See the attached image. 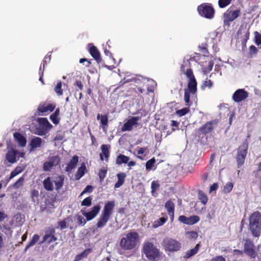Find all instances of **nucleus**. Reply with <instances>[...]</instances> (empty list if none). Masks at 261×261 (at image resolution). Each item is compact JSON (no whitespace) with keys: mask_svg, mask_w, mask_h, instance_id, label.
<instances>
[{"mask_svg":"<svg viewBox=\"0 0 261 261\" xmlns=\"http://www.w3.org/2000/svg\"><path fill=\"white\" fill-rule=\"evenodd\" d=\"M139 236L136 232H130L126 235V237L122 238L120 241V246L124 250H132L137 245Z\"/></svg>","mask_w":261,"mask_h":261,"instance_id":"nucleus-1","label":"nucleus"},{"mask_svg":"<svg viewBox=\"0 0 261 261\" xmlns=\"http://www.w3.org/2000/svg\"><path fill=\"white\" fill-rule=\"evenodd\" d=\"M142 252L150 260L158 261L160 257L159 250L153 244L147 242L144 243Z\"/></svg>","mask_w":261,"mask_h":261,"instance_id":"nucleus-2","label":"nucleus"},{"mask_svg":"<svg viewBox=\"0 0 261 261\" xmlns=\"http://www.w3.org/2000/svg\"><path fill=\"white\" fill-rule=\"evenodd\" d=\"M248 148V143L247 139L245 140L242 144L239 146L237 149L236 161L238 168H240L244 163Z\"/></svg>","mask_w":261,"mask_h":261,"instance_id":"nucleus-3","label":"nucleus"},{"mask_svg":"<svg viewBox=\"0 0 261 261\" xmlns=\"http://www.w3.org/2000/svg\"><path fill=\"white\" fill-rule=\"evenodd\" d=\"M199 14L207 19H211L215 16V10L211 4L203 3L197 7Z\"/></svg>","mask_w":261,"mask_h":261,"instance_id":"nucleus-4","label":"nucleus"},{"mask_svg":"<svg viewBox=\"0 0 261 261\" xmlns=\"http://www.w3.org/2000/svg\"><path fill=\"white\" fill-rule=\"evenodd\" d=\"M56 231L55 228L53 227H49L45 231V234L39 244L42 245L45 243L49 244L57 240V238L55 236Z\"/></svg>","mask_w":261,"mask_h":261,"instance_id":"nucleus-5","label":"nucleus"},{"mask_svg":"<svg viewBox=\"0 0 261 261\" xmlns=\"http://www.w3.org/2000/svg\"><path fill=\"white\" fill-rule=\"evenodd\" d=\"M60 158L58 155L48 157V161L44 163L43 169L45 171H49L52 167L58 165L60 162Z\"/></svg>","mask_w":261,"mask_h":261,"instance_id":"nucleus-6","label":"nucleus"},{"mask_svg":"<svg viewBox=\"0 0 261 261\" xmlns=\"http://www.w3.org/2000/svg\"><path fill=\"white\" fill-rule=\"evenodd\" d=\"M254 247L253 242L249 240H247L244 244V252L251 258H255L257 253Z\"/></svg>","mask_w":261,"mask_h":261,"instance_id":"nucleus-7","label":"nucleus"},{"mask_svg":"<svg viewBox=\"0 0 261 261\" xmlns=\"http://www.w3.org/2000/svg\"><path fill=\"white\" fill-rule=\"evenodd\" d=\"M217 123L216 120L207 122L199 128V130L202 134L206 135L213 130L215 127L217 125Z\"/></svg>","mask_w":261,"mask_h":261,"instance_id":"nucleus-8","label":"nucleus"},{"mask_svg":"<svg viewBox=\"0 0 261 261\" xmlns=\"http://www.w3.org/2000/svg\"><path fill=\"white\" fill-rule=\"evenodd\" d=\"M248 96V93L244 89L237 90L232 95V99L236 102H240Z\"/></svg>","mask_w":261,"mask_h":261,"instance_id":"nucleus-9","label":"nucleus"},{"mask_svg":"<svg viewBox=\"0 0 261 261\" xmlns=\"http://www.w3.org/2000/svg\"><path fill=\"white\" fill-rule=\"evenodd\" d=\"M140 117L138 116L133 117L130 119H128L122 126L121 130L123 132L132 130L133 128V126L138 124V121Z\"/></svg>","mask_w":261,"mask_h":261,"instance_id":"nucleus-10","label":"nucleus"},{"mask_svg":"<svg viewBox=\"0 0 261 261\" xmlns=\"http://www.w3.org/2000/svg\"><path fill=\"white\" fill-rule=\"evenodd\" d=\"M241 14L240 9H237L234 11H227L224 13V22L227 23L233 21L235 19L238 18Z\"/></svg>","mask_w":261,"mask_h":261,"instance_id":"nucleus-11","label":"nucleus"},{"mask_svg":"<svg viewBox=\"0 0 261 261\" xmlns=\"http://www.w3.org/2000/svg\"><path fill=\"white\" fill-rule=\"evenodd\" d=\"M180 244L177 241L169 239L166 241V250L170 251H176L180 249Z\"/></svg>","mask_w":261,"mask_h":261,"instance_id":"nucleus-12","label":"nucleus"},{"mask_svg":"<svg viewBox=\"0 0 261 261\" xmlns=\"http://www.w3.org/2000/svg\"><path fill=\"white\" fill-rule=\"evenodd\" d=\"M111 146L108 144H102L101 145L100 148L101 152L100 153V159L103 161L104 160L103 156L105 157V160L107 162L110 156V149Z\"/></svg>","mask_w":261,"mask_h":261,"instance_id":"nucleus-13","label":"nucleus"},{"mask_svg":"<svg viewBox=\"0 0 261 261\" xmlns=\"http://www.w3.org/2000/svg\"><path fill=\"white\" fill-rule=\"evenodd\" d=\"M112 213H102L98 219L96 226L97 228H102L105 226L110 218Z\"/></svg>","mask_w":261,"mask_h":261,"instance_id":"nucleus-14","label":"nucleus"},{"mask_svg":"<svg viewBox=\"0 0 261 261\" xmlns=\"http://www.w3.org/2000/svg\"><path fill=\"white\" fill-rule=\"evenodd\" d=\"M18 151L14 149H9L6 154V160L11 164H13L17 161L16 155Z\"/></svg>","mask_w":261,"mask_h":261,"instance_id":"nucleus-15","label":"nucleus"},{"mask_svg":"<svg viewBox=\"0 0 261 261\" xmlns=\"http://www.w3.org/2000/svg\"><path fill=\"white\" fill-rule=\"evenodd\" d=\"M89 52L97 63L99 64L102 62L100 54L95 46L92 45L89 49Z\"/></svg>","mask_w":261,"mask_h":261,"instance_id":"nucleus-16","label":"nucleus"},{"mask_svg":"<svg viewBox=\"0 0 261 261\" xmlns=\"http://www.w3.org/2000/svg\"><path fill=\"white\" fill-rule=\"evenodd\" d=\"M97 119L100 120V126L102 130L105 132L107 130L108 126V117L107 115H100L98 114L97 115Z\"/></svg>","mask_w":261,"mask_h":261,"instance_id":"nucleus-17","label":"nucleus"},{"mask_svg":"<svg viewBox=\"0 0 261 261\" xmlns=\"http://www.w3.org/2000/svg\"><path fill=\"white\" fill-rule=\"evenodd\" d=\"M56 108V105L53 104L46 105L45 103H41L38 108V111L42 113L48 111L52 112Z\"/></svg>","mask_w":261,"mask_h":261,"instance_id":"nucleus-18","label":"nucleus"},{"mask_svg":"<svg viewBox=\"0 0 261 261\" xmlns=\"http://www.w3.org/2000/svg\"><path fill=\"white\" fill-rule=\"evenodd\" d=\"M79 162V157L77 155H74L67 164L66 167L65 171L68 173H71L72 170L75 168Z\"/></svg>","mask_w":261,"mask_h":261,"instance_id":"nucleus-19","label":"nucleus"},{"mask_svg":"<svg viewBox=\"0 0 261 261\" xmlns=\"http://www.w3.org/2000/svg\"><path fill=\"white\" fill-rule=\"evenodd\" d=\"M44 140L40 137H36L33 138L30 143L31 150H34L37 148L41 146Z\"/></svg>","mask_w":261,"mask_h":261,"instance_id":"nucleus-20","label":"nucleus"},{"mask_svg":"<svg viewBox=\"0 0 261 261\" xmlns=\"http://www.w3.org/2000/svg\"><path fill=\"white\" fill-rule=\"evenodd\" d=\"M15 140L21 146L24 147L27 143L26 138L19 133H15L13 134Z\"/></svg>","mask_w":261,"mask_h":261,"instance_id":"nucleus-21","label":"nucleus"},{"mask_svg":"<svg viewBox=\"0 0 261 261\" xmlns=\"http://www.w3.org/2000/svg\"><path fill=\"white\" fill-rule=\"evenodd\" d=\"M250 225L261 224V215L260 213H252L250 217Z\"/></svg>","mask_w":261,"mask_h":261,"instance_id":"nucleus-22","label":"nucleus"},{"mask_svg":"<svg viewBox=\"0 0 261 261\" xmlns=\"http://www.w3.org/2000/svg\"><path fill=\"white\" fill-rule=\"evenodd\" d=\"M197 83L195 78L189 79L188 83V91H191L192 93L195 94L197 91Z\"/></svg>","mask_w":261,"mask_h":261,"instance_id":"nucleus-23","label":"nucleus"},{"mask_svg":"<svg viewBox=\"0 0 261 261\" xmlns=\"http://www.w3.org/2000/svg\"><path fill=\"white\" fill-rule=\"evenodd\" d=\"M38 122L45 130H49L53 127V125L49 122L46 118H39L38 119Z\"/></svg>","mask_w":261,"mask_h":261,"instance_id":"nucleus-24","label":"nucleus"},{"mask_svg":"<svg viewBox=\"0 0 261 261\" xmlns=\"http://www.w3.org/2000/svg\"><path fill=\"white\" fill-rule=\"evenodd\" d=\"M117 177L118 180L115 184V188H118L124 184L126 177V174L124 172H120L117 174Z\"/></svg>","mask_w":261,"mask_h":261,"instance_id":"nucleus-25","label":"nucleus"},{"mask_svg":"<svg viewBox=\"0 0 261 261\" xmlns=\"http://www.w3.org/2000/svg\"><path fill=\"white\" fill-rule=\"evenodd\" d=\"M92 252L91 248H88L84 250L82 253L77 254L73 261H80L84 258H87L88 255Z\"/></svg>","mask_w":261,"mask_h":261,"instance_id":"nucleus-26","label":"nucleus"},{"mask_svg":"<svg viewBox=\"0 0 261 261\" xmlns=\"http://www.w3.org/2000/svg\"><path fill=\"white\" fill-rule=\"evenodd\" d=\"M64 177L63 175H59L55 178L54 182L56 186V190L59 191L63 186Z\"/></svg>","mask_w":261,"mask_h":261,"instance_id":"nucleus-27","label":"nucleus"},{"mask_svg":"<svg viewBox=\"0 0 261 261\" xmlns=\"http://www.w3.org/2000/svg\"><path fill=\"white\" fill-rule=\"evenodd\" d=\"M250 230L253 236L258 237L260 234L261 224L250 225Z\"/></svg>","mask_w":261,"mask_h":261,"instance_id":"nucleus-28","label":"nucleus"},{"mask_svg":"<svg viewBox=\"0 0 261 261\" xmlns=\"http://www.w3.org/2000/svg\"><path fill=\"white\" fill-rule=\"evenodd\" d=\"M86 168L84 164H82L79 168L75 174V179L76 180H79L82 178L86 173Z\"/></svg>","mask_w":261,"mask_h":261,"instance_id":"nucleus-29","label":"nucleus"},{"mask_svg":"<svg viewBox=\"0 0 261 261\" xmlns=\"http://www.w3.org/2000/svg\"><path fill=\"white\" fill-rule=\"evenodd\" d=\"M44 189L48 191H52L54 190V186L50 177H47L43 181Z\"/></svg>","mask_w":261,"mask_h":261,"instance_id":"nucleus-30","label":"nucleus"},{"mask_svg":"<svg viewBox=\"0 0 261 261\" xmlns=\"http://www.w3.org/2000/svg\"><path fill=\"white\" fill-rule=\"evenodd\" d=\"M200 245V244H197L194 248L188 250L186 252L184 257L189 258L196 254L199 250Z\"/></svg>","mask_w":261,"mask_h":261,"instance_id":"nucleus-31","label":"nucleus"},{"mask_svg":"<svg viewBox=\"0 0 261 261\" xmlns=\"http://www.w3.org/2000/svg\"><path fill=\"white\" fill-rule=\"evenodd\" d=\"M115 206V201H108L106 203L102 212H112Z\"/></svg>","mask_w":261,"mask_h":261,"instance_id":"nucleus-32","label":"nucleus"},{"mask_svg":"<svg viewBox=\"0 0 261 261\" xmlns=\"http://www.w3.org/2000/svg\"><path fill=\"white\" fill-rule=\"evenodd\" d=\"M129 160V158L123 154H119L117 156L116 163L117 165H121L122 163H127Z\"/></svg>","mask_w":261,"mask_h":261,"instance_id":"nucleus-33","label":"nucleus"},{"mask_svg":"<svg viewBox=\"0 0 261 261\" xmlns=\"http://www.w3.org/2000/svg\"><path fill=\"white\" fill-rule=\"evenodd\" d=\"M40 237L37 234H35L28 244L25 246V251H27L30 247L34 246L39 240Z\"/></svg>","mask_w":261,"mask_h":261,"instance_id":"nucleus-34","label":"nucleus"},{"mask_svg":"<svg viewBox=\"0 0 261 261\" xmlns=\"http://www.w3.org/2000/svg\"><path fill=\"white\" fill-rule=\"evenodd\" d=\"M175 171L176 169L175 167H173L169 164H167L164 166V174L167 175Z\"/></svg>","mask_w":261,"mask_h":261,"instance_id":"nucleus-35","label":"nucleus"},{"mask_svg":"<svg viewBox=\"0 0 261 261\" xmlns=\"http://www.w3.org/2000/svg\"><path fill=\"white\" fill-rule=\"evenodd\" d=\"M199 217L196 216H193L190 217H187L186 224L193 225L199 221Z\"/></svg>","mask_w":261,"mask_h":261,"instance_id":"nucleus-36","label":"nucleus"},{"mask_svg":"<svg viewBox=\"0 0 261 261\" xmlns=\"http://www.w3.org/2000/svg\"><path fill=\"white\" fill-rule=\"evenodd\" d=\"M191 91H188L187 89L185 90L184 100L186 106H190L192 103L190 102V93Z\"/></svg>","mask_w":261,"mask_h":261,"instance_id":"nucleus-37","label":"nucleus"},{"mask_svg":"<svg viewBox=\"0 0 261 261\" xmlns=\"http://www.w3.org/2000/svg\"><path fill=\"white\" fill-rule=\"evenodd\" d=\"M165 206L168 212H174V204L171 200H168L165 203Z\"/></svg>","mask_w":261,"mask_h":261,"instance_id":"nucleus-38","label":"nucleus"},{"mask_svg":"<svg viewBox=\"0 0 261 261\" xmlns=\"http://www.w3.org/2000/svg\"><path fill=\"white\" fill-rule=\"evenodd\" d=\"M190 111V109L189 107L185 108L182 109L177 110L176 111V114L179 117H182L183 116L186 115L187 113H188Z\"/></svg>","mask_w":261,"mask_h":261,"instance_id":"nucleus-39","label":"nucleus"},{"mask_svg":"<svg viewBox=\"0 0 261 261\" xmlns=\"http://www.w3.org/2000/svg\"><path fill=\"white\" fill-rule=\"evenodd\" d=\"M54 90L58 96H61L63 94L62 82L61 81L58 82L57 85L54 88Z\"/></svg>","mask_w":261,"mask_h":261,"instance_id":"nucleus-40","label":"nucleus"},{"mask_svg":"<svg viewBox=\"0 0 261 261\" xmlns=\"http://www.w3.org/2000/svg\"><path fill=\"white\" fill-rule=\"evenodd\" d=\"M232 0H218V6L220 8H224L228 6Z\"/></svg>","mask_w":261,"mask_h":261,"instance_id":"nucleus-41","label":"nucleus"},{"mask_svg":"<svg viewBox=\"0 0 261 261\" xmlns=\"http://www.w3.org/2000/svg\"><path fill=\"white\" fill-rule=\"evenodd\" d=\"M198 197L199 200L203 203L205 204L208 200L207 197L202 191H199Z\"/></svg>","mask_w":261,"mask_h":261,"instance_id":"nucleus-42","label":"nucleus"},{"mask_svg":"<svg viewBox=\"0 0 261 261\" xmlns=\"http://www.w3.org/2000/svg\"><path fill=\"white\" fill-rule=\"evenodd\" d=\"M185 234L189 239L196 240L198 236L197 232L194 231H187Z\"/></svg>","mask_w":261,"mask_h":261,"instance_id":"nucleus-43","label":"nucleus"},{"mask_svg":"<svg viewBox=\"0 0 261 261\" xmlns=\"http://www.w3.org/2000/svg\"><path fill=\"white\" fill-rule=\"evenodd\" d=\"M213 83L211 80L207 79L202 83L201 88L202 90H204L206 88H211L212 87Z\"/></svg>","mask_w":261,"mask_h":261,"instance_id":"nucleus-44","label":"nucleus"},{"mask_svg":"<svg viewBox=\"0 0 261 261\" xmlns=\"http://www.w3.org/2000/svg\"><path fill=\"white\" fill-rule=\"evenodd\" d=\"M155 163V160L154 158H152L147 161L146 163V169L147 170H150L152 169V167L154 166V163Z\"/></svg>","mask_w":261,"mask_h":261,"instance_id":"nucleus-45","label":"nucleus"},{"mask_svg":"<svg viewBox=\"0 0 261 261\" xmlns=\"http://www.w3.org/2000/svg\"><path fill=\"white\" fill-rule=\"evenodd\" d=\"M179 123L175 120H171V126L172 127L171 131L167 132V135L171 134L173 132H174L176 129L174 128V127H178L179 126Z\"/></svg>","mask_w":261,"mask_h":261,"instance_id":"nucleus-46","label":"nucleus"},{"mask_svg":"<svg viewBox=\"0 0 261 261\" xmlns=\"http://www.w3.org/2000/svg\"><path fill=\"white\" fill-rule=\"evenodd\" d=\"M23 171L22 168L20 166L16 167L15 169L11 173V178H13Z\"/></svg>","mask_w":261,"mask_h":261,"instance_id":"nucleus-47","label":"nucleus"},{"mask_svg":"<svg viewBox=\"0 0 261 261\" xmlns=\"http://www.w3.org/2000/svg\"><path fill=\"white\" fill-rule=\"evenodd\" d=\"M233 184L230 182H227L224 186L223 191L225 193H229L232 189Z\"/></svg>","mask_w":261,"mask_h":261,"instance_id":"nucleus-48","label":"nucleus"},{"mask_svg":"<svg viewBox=\"0 0 261 261\" xmlns=\"http://www.w3.org/2000/svg\"><path fill=\"white\" fill-rule=\"evenodd\" d=\"M107 173V169H101L99 170V173H98V176H99L100 181H102L105 179V178L106 176Z\"/></svg>","mask_w":261,"mask_h":261,"instance_id":"nucleus-49","label":"nucleus"},{"mask_svg":"<svg viewBox=\"0 0 261 261\" xmlns=\"http://www.w3.org/2000/svg\"><path fill=\"white\" fill-rule=\"evenodd\" d=\"M258 53V49L253 45H251L249 47V55L250 57H252L253 55H256Z\"/></svg>","mask_w":261,"mask_h":261,"instance_id":"nucleus-50","label":"nucleus"},{"mask_svg":"<svg viewBox=\"0 0 261 261\" xmlns=\"http://www.w3.org/2000/svg\"><path fill=\"white\" fill-rule=\"evenodd\" d=\"M250 32L249 30H247L245 33L244 37L242 40V44L243 46H246L247 40L249 39Z\"/></svg>","mask_w":261,"mask_h":261,"instance_id":"nucleus-51","label":"nucleus"},{"mask_svg":"<svg viewBox=\"0 0 261 261\" xmlns=\"http://www.w3.org/2000/svg\"><path fill=\"white\" fill-rule=\"evenodd\" d=\"M92 199L90 197L85 198L82 202V205L89 206L91 205Z\"/></svg>","mask_w":261,"mask_h":261,"instance_id":"nucleus-52","label":"nucleus"},{"mask_svg":"<svg viewBox=\"0 0 261 261\" xmlns=\"http://www.w3.org/2000/svg\"><path fill=\"white\" fill-rule=\"evenodd\" d=\"M31 197L32 199V201L35 202L36 199H37L39 197V192L38 191L34 189L32 190L31 193Z\"/></svg>","mask_w":261,"mask_h":261,"instance_id":"nucleus-53","label":"nucleus"},{"mask_svg":"<svg viewBox=\"0 0 261 261\" xmlns=\"http://www.w3.org/2000/svg\"><path fill=\"white\" fill-rule=\"evenodd\" d=\"M160 187V184L158 183V181H153L151 183V192L152 193H153L155 192L156 190H157Z\"/></svg>","mask_w":261,"mask_h":261,"instance_id":"nucleus-54","label":"nucleus"},{"mask_svg":"<svg viewBox=\"0 0 261 261\" xmlns=\"http://www.w3.org/2000/svg\"><path fill=\"white\" fill-rule=\"evenodd\" d=\"M24 180V178L23 177H20L13 185V187L15 189L18 188L20 186H21L22 184V182Z\"/></svg>","mask_w":261,"mask_h":261,"instance_id":"nucleus-55","label":"nucleus"},{"mask_svg":"<svg viewBox=\"0 0 261 261\" xmlns=\"http://www.w3.org/2000/svg\"><path fill=\"white\" fill-rule=\"evenodd\" d=\"M50 119L53 122V123L55 124H58L60 121V118L58 116L52 114L50 116Z\"/></svg>","mask_w":261,"mask_h":261,"instance_id":"nucleus-56","label":"nucleus"},{"mask_svg":"<svg viewBox=\"0 0 261 261\" xmlns=\"http://www.w3.org/2000/svg\"><path fill=\"white\" fill-rule=\"evenodd\" d=\"M185 74L187 77L189 79H192L193 78H195L194 75L193 74V71L191 68L187 69L185 72Z\"/></svg>","mask_w":261,"mask_h":261,"instance_id":"nucleus-57","label":"nucleus"},{"mask_svg":"<svg viewBox=\"0 0 261 261\" xmlns=\"http://www.w3.org/2000/svg\"><path fill=\"white\" fill-rule=\"evenodd\" d=\"M163 224V217L160 218L158 220L155 221L153 223V227L157 228Z\"/></svg>","mask_w":261,"mask_h":261,"instance_id":"nucleus-58","label":"nucleus"},{"mask_svg":"<svg viewBox=\"0 0 261 261\" xmlns=\"http://www.w3.org/2000/svg\"><path fill=\"white\" fill-rule=\"evenodd\" d=\"M86 217L87 221H89L95 218L98 213H83Z\"/></svg>","mask_w":261,"mask_h":261,"instance_id":"nucleus-59","label":"nucleus"},{"mask_svg":"<svg viewBox=\"0 0 261 261\" xmlns=\"http://www.w3.org/2000/svg\"><path fill=\"white\" fill-rule=\"evenodd\" d=\"M67 227L66 222L65 220L59 221L58 222L57 228H60L61 229H64Z\"/></svg>","mask_w":261,"mask_h":261,"instance_id":"nucleus-60","label":"nucleus"},{"mask_svg":"<svg viewBox=\"0 0 261 261\" xmlns=\"http://www.w3.org/2000/svg\"><path fill=\"white\" fill-rule=\"evenodd\" d=\"M5 237L2 233H0V250L4 247Z\"/></svg>","mask_w":261,"mask_h":261,"instance_id":"nucleus-61","label":"nucleus"},{"mask_svg":"<svg viewBox=\"0 0 261 261\" xmlns=\"http://www.w3.org/2000/svg\"><path fill=\"white\" fill-rule=\"evenodd\" d=\"M92 190L93 187L90 185H88L86 187L83 191L82 192L81 195H83V194L87 192L91 193L92 192Z\"/></svg>","mask_w":261,"mask_h":261,"instance_id":"nucleus-62","label":"nucleus"},{"mask_svg":"<svg viewBox=\"0 0 261 261\" xmlns=\"http://www.w3.org/2000/svg\"><path fill=\"white\" fill-rule=\"evenodd\" d=\"M86 222L85 218L82 216H79L77 218V224L81 225H84Z\"/></svg>","mask_w":261,"mask_h":261,"instance_id":"nucleus-63","label":"nucleus"},{"mask_svg":"<svg viewBox=\"0 0 261 261\" xmlns=\"http://www.w3.org/2000/svg\"><path fill=\"white\" fill-rule=\"evenodd\" d=\"M211 261H226L225 258L222 256H218L213 258Z\"/></svg>","mask_w":261,"mask_h":261,"instance_id":"nucleus-64","label":"nucleus"}]
</instances>
